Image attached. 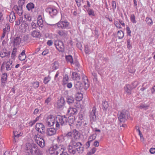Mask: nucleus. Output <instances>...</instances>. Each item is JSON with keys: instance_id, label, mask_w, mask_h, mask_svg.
Returning <instances> with one entry per match:
<instances>
[{"instance_id": "f257e3e1", "label": "nucleus", "mask_w": 155, "mask_h": 155, "mask_svg": "<svg viewBox=\"0 0 155 155\" xmlns=\"http://www.w3.org/2000/svg\"><path fill=\"white\" fill-rule=\"evenodd\" d=\"M26 147L27 152L32 155H43L42 151L38 149L36 144L28 143L26 144Z\"/></svg>"}, {"instance_id": "f03ea898", "label": "nucleus", "mask_w": 155, "mask_h": 155, "mask_svg": "<svg viewBox=\"0 0 155 155\" xmlns=\"http://www.w3.org/2000/svg\"><path fill=\"white\" fill-rule=\"evenodd\" d=\"M65 149V147L63 145L56 144L52 145L49 148V152L51 154H54V155H58Z\"/></svg>"}, {"instance_id": "7ed1b4c3", "label": "nucleus", "mask_w": 155, "mask_h": 155, "mask_svg": "<svg viewBox=\"0 0 155 155\" xmlns=\"http://www.w3.org/2000/svg\"><path fill=\"white\" fill-rule=\"evenodd\" d=\"M57 119L56 124V127L58 128H59L60 125L63 126V125H65L66 123L67 122V118L65 116H61L59 115L56 117Z\"/></svg>"}, {"instance_id": "20e7f679", "label": "nucleus", "mask_w": 155, "mask_h": 155, "mask_svg": "<svg viewBox=\"0 0 155 155\" xmlns=\"http://www.w3.org/2000/svg\"><path fill=\"white\" fill-rule=\"evenodd\" d=\"M69 25V23L67 21H60L56 24L57 26L62 29L67 28Z\"/></svg>"}, {"instance_id": "39448f33", "label": "nucleus", "mask_w": 155, "mask_h": 155, "mask_svg": "<svg viewBox=\"0 0 155 155\" xmlns=\"http://www.w3.org/2000/svg\"><path fill=\"white\" fill-rule=\"evenodd\" d=\"M53 115H51L48 116L46 121V125L48 126L51 127L54 125V119L53 118Z\"/></svg>"}, {"instance_id": "423d86ee", "label": "nucleus", "mask_w": 155, "mask_h": 155, "mask_svg": "<svg viewBox=\"0 0 155 155\" xmlns=\"http://www.w3.org/2000/svg\"><path fill=\"white\" fill-rule=\"evenodd\" d=\"M45 126L42 124L40 123H37L36 125L35 129L38 132L41 134L45 133Z\"/></svg>"}, {"instance_id": "0eeeda50", "label": "nucleus", "mask_w": 155, "mask_h": 155, "mask_svg": "<svg viewBox=\"0 0 155 155\" xmlns=\"http://www.w3.org/2000/svg\"><path fill=\"white\" fill-rule=\"evenodd\" d=\"M55 45L56 48L60 51H62L64 50V46L63 43L62 41H56L55 43Z\"/></svg>"}, {"instance_id": "6e6552de", "label": "nucleus", "mask_w": 155, "mask_h": 155, "mask_svg": "<svg viewBox=\"0 0 155 155\" xmlns=\"http://www.w3.org/2000/svg\"><path fill=\"white\" fill-rule=\"evenodd\" d=\"M45 11L47 12L52 17L56 15L57 13V11L56 9L51 8H47Z\"/></svg>"}, {"instance_id": "1a4fd4ad", "label": "nucleus", "mask_w": 155, "mask_h": 155, "mask_svg": "<svg viewBox=\"0 0 155 155\" xmlns=\"http://www.w3.org/2000/svg\"><path fill=\"white\" fill-rule=\"evenodd\" d=\"M65 101L63 97H61L60 99L58 101L57 107L59 109L62 108L64 105Z\"/></svg>"}, {"instance_id": "9d476101", "label": "nucleus", "mask_w": 155, "mask_h": 155, "mask_svg": "<svg viewBox=\"0 0 155 155\" xmlns=\"http://www.w3.org/2000/svg\"><path fill=\"white\" fill-rule=\"evenodd\" d=\"M28 23L25 21H23L19 26V28L22 32H25L27 29L28 28Z\"/></svg>"}, {"instance_id": "9b49d317", "label": "nucleus", "mask_w": 155, "mask_h": 155, "mask_svg": "<svg viewBox=\"0 0 155 155\" xmlns=\"http://www.w3.org/2000/svg\"><path fill=\"white\" fill-rule=\"evenodd\" d=\"M21 39L19 37H17L15 38L14 39L13 41L11 42L12 45L14 47H17L19 45L21 42Z\"/></svg>"}, {"instance_id": "f8f14e48", "label": "nucleus", "mask_w": 155, "mask_h": 155, "mask_svg": "<svg viewBox=\"0 0 155 155\" xmlns=\"http://www.w3.org/2000/svg\"><path fill=\"white\" fill-rule=\"evenodd\" d=\"M96 109L95 107H94L93 108L90 115V117L91 121H95L96 120V117L95 115Z\"/></svg>"}, {"instance_id": "ddd939ff", "label": "nucleus", "mask_w": 155, "mask_h": 155, "mask_svg": "<svg viewBox=\"0 0 155 155\" xmlns=\"http://www.w3.org/2000/svg\"><path fill=\"white\" fill-rule=\"evenodd\" d=\"M58 34L64 38H66L68 36V31L64 30H59Z\"/></svg>"}, {"instance_id": "4468645a", "label": "nucleus", "mask_w": 155, "mask_h": 155, "mask_svg": "<svg viewBox=\"0 0 155 155\" xmlns=\"http://www.w3.org/2000/svg\"><path fill=\"white\" fill-rule=\"evenodd\" d=\"M37 25L39 27V29L41 30L43 26V20L41 15H39L37 19Z\"/></svg>"}, {"instance_id": "2eb2a0df", "label": "nucleus", "mask_w": 155, "mask_h": 155, "mask_svg": "<svg viewBox=\"0 0 155 155\" xmlns=\"http://www.w3.org/2000/svg\"><path fill=\"white\" fill-rule=\"evenodd\" d=\"M72 78L74 80L78 81L80 79V77L78 74L77 73L73 72L72 74ZM77 84H80V82L79 81H77Z\"/></svg>"}, {"instance_id": "dca6fc26", "label": "nucleus", "mask_w": 155, "mask_h": 155, "mask_svg": "<svg viewBox=\"0 0 155 155\" xmlns=\"http://www.w3.org/2000/svg\"><path fill=\"white\" fill-rule=\"evenodd\" d=\"M10 29V27L8 25H7V27L4 28L3 29V33L1 37V39L2 40L4 38L6 35V34H8L9 32Z\"/></svg>"}, {"instance_id": "f3484780", "label": "nucleus", "mask_w": 155, "mask_h": 155, "mask_svg": "<svg viewBox=\"0 0 155 155\" xmlns=\"http://www.w3.org/2000/svg\"><path fill=\"white\" fill-rule=\"evenodd\" d=\"M6 69L7 71L11 70L12 67V61L11 60H9L5 62Z\"/></svg>"}, {"instance_id": "a211bd4d", "label": "nucleus", "mask_w": 155, "mask_h": 155, "mask_svg": "<svg viewBox=\"0 0 155 155\" xmlns=\"http://www.w3.org/2000/svg\"><path fill=\"white\" fill-rule=\"evenodd\" d=\"M56 133V130L54 128H48L47 130V134L51 136L54 134Z\"/></svg>"}, {"instance_id": "6ab92c4d", "label": "nucleus", "mask_w": 155, "mask_h": 155, "mask_svg": "<svg viewBox=\"0 0 155 155\" xmlns=\"http://www.w3.org/2000/svg\"><path fill=\"white\" fill-rule=\"evenodd\" d=\"M118 119L120 122L124 123L125 122L126 120L125 114H124L123 112H120V114L118 113Z\"/></svg>"}, {"instance_id": "aec40b11", "label": "nucleus", "mask_w": 155, "mask_h": 155, "mask_svg": "<svg viewBox=\"0 0 155 155\" xmlns=\"http://www.w3.org/2000/svg\"><path fill=\"white\" fill-rule=\"evenodd\" d=\"M7 74L6 73L3 74L2 75L1 79L2 85L3 86L5 85V83L7 82Z\"/></svg>"}, {"instance_id": "412c9836", "label": "nucleus", "mask_w": 155, "mask_h": 155, "mask_svg": "<svg viewBox=\"0 0 155 155\" xmlns=\"http://www.w3.org/2000/svg\"><path fill=\"white\" fill-rule=\"evenodd\" d=\"M31 35L34 38H40L41 37L40 32L36 30H34L32 31Z\"/></svg>"}, {"instance_id": "4be33fe9", "label": "nucleus", "mask_w": 155, "mask_h": 155, "mask_svg": "<svg viewBox=\"0 0 155 155\" xmlns=\"http://www.w3.org/2000/svg\"><path fill=\"white\" fill-rule=\"evenodd\" d=\"M36 140V143L41 147H43L45 146V141L42 138H38Z\"/></svg>"}, {"instance_id": "5701e85b", "label": "nucleus", "mask_w": 155, "mask_h": 155, "mask_svg": "<svg viewBox=\"0 0 155 155\" xmlns=\"http://www.w3.org/2000/svg\"><path fill=\"white\" fill-rule=\"evenodd\" d=\"M26 58L25 51L23 50L19 56V59L21 61L24 60Z\"/></svg>"}, {"instance_id": "b1692460", "label": "nucleus", "mask_w": 155, "mask_h": 155, "mask_svg": "<svg viewBox=\"0 0 155 155\" xmlns=\"http://www.w3.org/2000/svg\"><path fill=\"white\" fill-rule=\"evenodd\" d=\"M71 146L73 147L76 149V147L79 145H82L81 143L79 142H76L75 141H72L71 143Z\"/></svg>"}, {"instance_id": "393cba45", "label": "nucleus", "mask_w": 155, "mask_h": 155, "mask_svg": "<svg viewBox=\"0 0 155 155\" xmlns=\"http://www.w3.org/2000/svg\"><path fill=\"white\" fill-rule=\"evenodd\" d=\"M16 17L14 12H12L9 15V21L10 22H13L15 20Z\"/></svg>"}, {"instance_id": "a878e982", "label": "nucleus", "mask_w": 155, "mask_h": 155, "mask_svg": "<svg viewBox=\"0 0 155 155\" xmlns=\"http://www.w3.org/2000/svg\"><path fill=\"white\" fill-rule=\"evenodd\" d=\"M70 112H71L70 114H76L78 112V110L76 108L70 107L68 110V112L69 113Z\"/></svg>"}, {"instance_id": "bb28decb", "label": "nucleus", "mask_w": 155, "mask_h": 155, "mask_svg": "<svg viewBox=\"0 0 155 155\" xmlns=\"http://www.w3.org/2000/svg\"><path fill=\"white\" fill-rule=\"evenodd\" d=\"M68 152L71 154H74L75 153L76 151V150L73 147L71 146L70 145H69L68 147Z\"/></svg>"}, {"instance_id": "cd10ccee", "label": "nucleus", "mask_w": 155, "mask_h": 155, "mask_svg": "<svg viewBox=\"0 0 155 155\" xmlns=\"http://www.w3.org/2000/svg\"><path fill=\"white\" fill-rule=\"evenodd\" d=\"M73 132L74 134V138L75 139H79L80 137V134L78 131L76 129H74L73 130Z\"/></svg>"}, {"instance_id": "c85d7f7f", "label": "nucleus", "mask_w": 155, "mask_h": 155, "mask_svg": "<svg viewBox=\"0 0 155 155\" xmlns=\"http://www.w3.org/2000/svg\"><path fill=\"white\" fill-rule=\"evenodd\" d=\"M84 147L82 145H79L76 147V150L79 153H82L84 151Z\"/></svg>"}, {"instance_id": "c756f323", "label": "nucleus", "mask_w": 155, "mask_h": 155, "mask_svg": "<svg viewBox=\"0 0 155 155\" xmlns=\"http://www.w3.org/2000/svg\"><path fill=\"white\" fill-rule=\"evenodd\" d=\"M83 94L81 93L78 92L75 95V97L76 98V100L78 101H80L81 100L82 98Z\"/></svg>"}, {"instance_id": "7c9ffc66", "label": "nucleus", "mask_w": 155, "mask_h": 155, "mask_svg": "<svg viewBox=\"0 0 155 155\" xmlns=\"http://www.w3.org/2000/svg\"><path fill=\"white\" fill-rule=\"evenodd\" d=\"M75 117L73 116H70L68 117L67 119V122L70 125V124H72L74 121Z\"/></svg>"}, {"instance_id": "2f4dec72", "label": "nucleus", "mask_w": 155, "mask_h": 155, "mask_svg": "<svg viewBox=\"0 0 155 155\" xmlns=\"http://www.w3.org/2000/svg\"><path fill=\"white\" fill-rule=\"evenodd\" d=\"M69 78L67 74H65L63 80L62 85L64 86L66 85L68 83Z\"/></svg>"}, {"instance_id": "473e14b6", "label": "nucleus", "mask_w": 155, "mask_h": 155, "mask_svg": "<svg viewBox=\"0 0 155 155\" xmlns=\"http://www.w3.org/2000/svg\"><path fill=\"white\" fill-rule=\"evenodd\" d=\"M35 5L32 3L30 2L27 5L26 8L28 11L32 10L33 8H34Z\"/></svg>"}, {"instance_id": "72a5a7b5", "label": "nucleus", "mask_w": 155, "mask_h": 155, "mask_svg": "<svg viewBox=\"0 0 155 155\" xmlns=\"http://www.w3.org/2000/svg\"><path fill=\"white\" fill-rule=\"evenodd\" d=\"M65 58L67 62H69L71 64L73 63V60L72 56L71 55H69L66 56Z\"/></svg>"}, {"instance_id": "f704fd0d", "label": "nucleus", "mask_w": 155, "mask_h": 155, "mask_svg": "<svg viewBox=\"0 0 155 155\" xmlns=\"http://www.w3.org/2000/svg\"><path fill=\"white\" fill-rule=\"evenodd\" d=\"M67 103L69 104L72 103L74 101V98L71 96H67Z\"/></svg>"}, {"instance_id": "c9c22d12", "label": "nucleus", "mask_w": 155, "mask_h": 155, "mask_svg": "<svg viewBox=\"0 0 155 155\" xmlns=\"http://www.w3.org/2000/svg\"><path fill=\"white\" fill-rule=\"evenodd\" d=\"M102 105L103 109L106 110L109 107V104L107 101H104L102 103Z\"/></svg>"}, {"instance_id": "e433bc0d", "label": "nucleus", "mask_w": 155, "mask_h": 155, "mask_svg": "<svg viewBox=\"0 0 155 155\" xmlns=\"http://www.w3.org/2000/svg\"><path fill=\"white\" fill-rule=\"evenodd\" d=\"M14 9L16 12L18 11V10H23L22 9V6H21L19 5H18V6L16 5H15L14 7Z\"/></svg>"}, {"instance_id": "4c0bfd02", "label": "nucleus", "mask_w": 155, "mask_h": 155, "mask_svg": "<svg viewBox=\"0 0 155 155\" xmlns=\"http://www.w3.org/2000/svg\"><path fill=\"white\" fill-rule=\"evenodd\" d=\"M83 83L85 86L86 87H88V80L87 77L86 76H84L83 78Z\"/></svg>"}, {"instance_id": "58836bf2", "label": "nucleus", "mask_w": 155, "mask_h": 155, "mask_svg": "<svg viewBox=\"0 0 155 155\" xmlns=\"http://www.w3.org/2000/svg\"><path fill=\"white\" fill-rule=\"evenodd\" d=\"M8 53L6 51H2L1 52L0 54V56L2 58H3L4 57L8 56Z\"/></svg>"}, {"instance_id": "ea45409f", "label": "nucleus", "mask_w": 155, "mask_h": 155, "mask_svg": "<svg viewBox=\"0 0 155 155\" xmlns=\"http://www.w3.org/2000/svg\"><path fill=\"white\" fill-rule=\"evenodd\" d=\"M146 21L149 25H151L153 24V21L152 19L148 17H147L146 18Z\"/></svg>"}, {"instance_id": "a19ab883", "label": "nucleus", "mask_w": 155, "mask_h": 155, "mask_svg": "<svg viewBox=\"0 0 155 155\" xmlns=\"http://www.w3.org/2000/svg\"><path fill=\"white\" fill-rule=\"evenodd\" d=\"M72 133L71 132H69L66 134H64V136L65 138H67L68 139H71L72 137Z\"/></svg>"}, {"instance_id": "79ce46f5", "label": "nucleus", "mask_w": 155, "mask_h": 155, "mask_svg": "<svg viewBox=\"0 0 155 155\" xmlns=\"http://www.w3.org/2000/svg\"><path fill=\"white\" fill-rule=\"evenodd\" d=\"M130 19L131 21L134 23H136L137 21L135 20V16L134 14H132L130 15Z\"/></svg>"}, {"instance_id": "37998d69", "label": "nucleus", "mask_w": 155, "mask_h": 155, "mask_svg": "<svg viewBox=\"0 0 155 155\" xmlns=\"http://www.w3.org/2000/svg\"><path fill=\"white\" fill-rule=\"evenodd\" d=\"M149 107V106L146 104H141L140 105L139 107L141 109H143L146 110Z\"/></svg>"}, {"instance_id": "c03bdc74", "label": "nucleus", "mask_w": 155, "mask_h": 155, "mask_svg": "<svg viewBox=\"0 0 155 155\" xmlns=\"http://www.w3.org/2000/svg\"><path fill=\"white\" fill-rule=\"evenodd\" d=\"M23 18L22 17H20L18 19V21H16V23L15 25H19L21 23H22L23 21Z\"/></svg>"}, {"instance_id": "a18cd8bd", "label": "nucleus", "mask_w": 155, "mask_h": 155, "mask_svg": "<svg viewBox=\"0 0 155 155\" xmlns=\"http://www.w3.org/2000/svg\"><path fill=\"white\" fill-rule=\"evenodd\" d=\"M96 136L97 134H93L92 135L90 136L89 137L88 139L91 142L92 140H94L96 138Z\"/></svg>"}, {"instance_id": "49530a36", "label": "nucleus", "mask_w": 155, "mask_h": 155, "mask_svg": "<svg viewBox=\"0 0 155 155\" xmlns=\"http://www.w3.org/2000/svg\"><path fill=\"white\" fill-rule=\"evenodd\" d=\"M64 137L63 136H58L57 137V141L58 142H61L64 140Z\"/></svg>"}, {"instance_id": "de8ad7c7", "label": "nucleus", "mask_w": 155, "mask_h": 155, "mask_svg": "<svg viewBox=\"0 0 155 155\" xmlns=\"http://www.w3.org/2000/svg\"><path fill=\"white\" fill-rule=\"evenodd\" d=\"M119 38H122L124 36V33L122 31H119L117 32Z\"/></svg>"}, {"instance_id": "09e8293b", "label": "nucleus", "mask_w": 155, "mask_h": 155, "mask_svg": "<svg viewBox=\"0 0 155 155\" xmlns=\"http://www.w3.org/2000/svg\"><path fill=\"white\" fill-rule=\"evenodd\" d=\"M51 79V78L49 76L48 77H45L44 79V83L45 84H47Z\"/></svg>"}, {"instance_id": "8fccbe9b", "label": "nucleus", "mask_w": 155, "mask_h": 155, "mask_svg": "<svg viewBox=\"0 0 155 155\" xmlns=\"http://www.w3.org/2000/svg\"><path fill=\"white\" fill-rule=\"evenodd\" d=\"M87 12H88V14L89 15H92L94 16V12L93 11V9L89 8L87 10Z\"/></svg>"}, {"instance_id": "3c124183", "label": "nucleus", "mask_w": 155, "mask_h": 155, "mask_svg": "<svg viewBox=\"0 0 155 155\" xmlns=\"http://www.w3.org/2000/svg\"><path fill=\"white\" fill-rule=\"evenodd\" d=\"M32 85L35 89L37 88L39 86V83L38 81L32 83Z\"/></svg>"}, {"instance_id": "603ef678", "label": "nucleus", "mask_w": 155, "mask_h": 155, "mask_svg": "<svg viewBox=\"0 0 155 155\" xmlns=\"http://www.w3.org/2000/svg\"><path fill=\"white\" fill-rule=\"evenodd\" d=\"M53 64L54 65L53 66V68L54 70H56L58 68L59 65L57 62H54L53 63Z\"/></svg>"}, {"instance_id": "864d4df0", "label": "nucleus", "mask_w": 155, "mask_h": 155, "mask_svg": "<svg viewBox=\"0 0 155 155\" xmlns=\"http://www.w3.org/2000/svg\"><path fill=\"white\" fill-rule=\"evenodd\" d=\"M18 5L23 6L25 3V0H19L18 2Z\"/></svg>"}, {"instance_id": "5fc2aeb1", "label": "nucleus", "mask_w": 155, "mask_h": 155, "mask_svg": "<svg viewBox=\"0 0 155 155\" xmlns=\"http://www.w3.org/2000/svg\"><path fill=\"white\" fill-rule=\"evenodd\" d=\"M84 51L86 54L88 53L90 51V49H89L87 45L85 46Z\"/></svg>"}, {"instance_id": "6e6d98bb", "label": "nucleus", "mask_w": 155, "mask_h": 155, "mask_svg": "<svg viewBox=\"0 0 155 155\" xmlns=\"http://www.w3.org/2000/svg\"><path fill=\"white\" fill-rule=\"evenodd\" d=\"M115 25L117 28H121V25L119 22H118L117 21H115L114 22Z\"/></svg>"}, {"instance_id": "4d7b16f0", "label": "nucleus", "mask_w": 155, "mask_h": 155, "mask_svg": "<svg viewBox=\"0 0 155 155\" xmlns=\"http://www.w3.org/2000/svg\"><path fill=\"white\" fill-rule=\"evenodd\" d=\"M112 8L114 10L116 8V2L114 1H113L112 2Z\"/></svg>"}, {"instance_id": "13d9d810", "label": "nucleus", "mask_w": 155, "mask_h": 155, "mask_svg": "<svg viewBox=\"0 0 155 155\" xmlns=\"http://www.w3.org/2000/svg\"><path fill=\"white\" fill-rule=\"evenodd\" d=\"M127 48L129 49H130L132 48V46L130 44V39L127 40Z\"/></svg>"}, {"instance_id": "bf43d9fd", "label": "nucleus", "mask_w": 155, "mask_h": 155, "mask_svg": "<svg viewBox=\"0 0 155 155\" xmlns=\"http://www.w3.org/2000/svg\"><path fill=\"white\" fill-rule=\"evenodd\" d=\"M96 150V149L95 147H94L92 149V152H89L88 154H89V155H91L94 153Z\"/></svg>"}, {"instance_id": "052dcab7", "label": "nucleus", "mask_w": 155, "mask_h": 155, "mask_svg": "<svg viewBox=\"0 0 155 155\" xmlns=\"http://www.w3.org/2000/svg\"><path fill=\"white\" fill-rule=\"evenodd\" d=\"M31 26L32 28H35L38 26V25H37V24H36L34 22H32L31 24Z\"/></svg>"}, {"instance_id": "680f3d73", "label": "nucleus", "mask_w": 155, "mask_h": 155, "mask_svg": "<svg viewBox=\"0 0 155 155\" xmlns=\"http://www.w3.org/2000/svg\"><path fill=\"white\" fill-rule=\"evenodd\" d=\"M150 152L152 154H153L155 153V148H151L150 150Z\"/></svg>"}, {"instance_id": "e2e57ef3", "label": "nucleus", "mask_w": 155, "mask_h": 155, "mask_svg": "<svg viewBox=\"0 0 155 155\" xmlns=\"http://www.w3.org/2000/svg\"><path fill=\"white\" fill-rule=\"evenodd\" d=\"M127 33L129 36H131L130 33H131V31L130 29V28L129 27H127Z\"/></svg>"}, {"instance_id": "0e129e2a", "label": "nucleus", "mask_w": 155, "mask_h": 155, "mask_svg": "<svg viewBox=\"0 0 155 155\" xmlns=\"http://www.w3.org/2000/svg\"><path fill=\"white\" fill-rule=\"evenodd\" d=\"M51 98L50 97H48L45 100V102L47 104H48V103L51 101Z\"/></svg>"}, {"instance_id": "69168bd1", "label": "nucleus", "mask_w": 155, "mask_h": 155, "mask_svg": "<svg viewBox=\"0 0 155 155\" xmlns=\"http://www.w3.org/2000/svg\"><path fill=\"white\" fill-rule=\"evenodd\" d=\"M48 50L47 49L45 50L42 53V54L44 55H45L48 53Z\"/></svg>"}, {"instance_id": "338daca9", "label": "nucleus", "mask_w": 155, "mask_h": 155, "mask_svg": "<svg viewBox=\"0 0 155 155\" xmlns=\"http://www.w3.org/2000/svg\"><path fill=\"white\" fill-rule=\"evenodd\" d=\"M36 122L35 120L33 121H30L29 123V126H32Z\"/></svg>"}, {"instance_id": "774afa93", "label": "nucleus", "mask_w": 155, "mask_h": 155, "mask_svg": "<svg viewBox=\"0 0 155 155\" xmlns=\"http://www.w3.org/2000/svg\"><path fill=\"white\" fill-rule=\"evenodd\" d=\"M64 150L62 152H61V153H59V155H68V153H67L66 152H64Z\"/></svg>"}]
</instances>
